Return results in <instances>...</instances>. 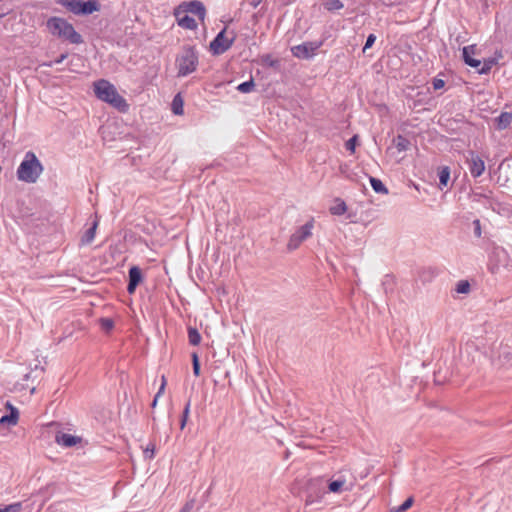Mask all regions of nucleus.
Instances as JSON below:
<instances>
[{
	"mask_svg": "<svg viewBox=\"0 0 512 512\" xmlns=\"http://www.w3.org/2000/svg\"><path fill=\"white\" fill-rule=\"evenodd\" d=\"M94 93L96 97L119 111H126L128 104L126 100L118 93L117 89L108 80L100 79L93 83Z\"/></svg>",
	"mask_w": 512,
	"mask_h": 512,
	"instance_id": "1",
	"label": "nucleus"
},
{
	"mask_svg": "<svg viewBox=\"0 0 512 512\" xmlns=\"http://www.w3.org/2000/svg\"><path fill=\"white\" fill-rule=\"evenodd\" d=\"M43 172V165L34 152L28 151L17 168L18 180L25 183H35Z\"/></svg>",
	"mask_w": 512,
	"mask_h": 512,
	"instance_id": "2",
	"label": "nucleus"
},
{
	"mask_svg": "<svg viewBox=\"0 0 512 512\" xmlns=\"http://www.w3.org/2000/svg\"><path fill=\"white\" fill-rule=\"evenodd\" d=\"M198 54L191 46L183 47L182 51L178 54L175 60L177 67V76L186 77L196 71L198 67Z\"/></svg>",
	"mask_w": 512,
	"mask_h": 512,
	"instance_id": "3",
	"label": "nucleus"
},
{
	"mask_svg": "<svg viewBox=\"0 0 512 512\" xmlns=\"http://www.w3.org/2000/svg\"><path fill=\"white\" fill-rule=\"evenodd\" d=\"M41 437L48 444L56 443L64 447V428L59 422H50L46 424L41 431Z\"/></svg>",
	"mask_w": 512,
	"mask_h": 512,
	"instance_id": "4",
	"label": "nucleus"
},
{
	"mask_svg": "<svg viewBox=\"0 0 512 512\" xmlns=\"http://www.w3.org/2000/svg\"><path fill=\"white\" fill-rule=\"evenodd\" d=\"M314 219L311 218L304 225L299 227L289 238L287 248L290 251L296 250L305 240L312 236Z\"/></svg>",
	"mask_w": 512,
	"mask_h": 512,
	"instance_id": "5",
	"label": "nucleus"
},
{
	"mask_svg": "<svg viewBox=\"0 0 512 512\" xmlns=\"http://www.w3.org/2000/svg\"><path fill=\"white\" fill-rule=\"evenodd\" d=\"M66 8L76 15H88L99 11L100 5L96 0H66Z\"/></svg>",
	"mask_w": 512,
	"mask_h": 512,
	"instance_id": "6",
	"label": "nucleus"
},
{
	"mask_svg": "<svg viewBox=\"0 0 512 512\" xmlns=\"http://www.w3.org/2000/svg\"><path fill=\"white\" fill-rule=\"evenodd\" d=\"M180 13H192L198 16L201 21H204L206 15L205 6L201 1L193 0L190 2H183L174 10V15Z\"/></svg>",
	"mask_w": 512,
	"mask_h": 512,
	"instance_id": "7",
	"label": "nucleus"
},
{
	"mask_svg": "<svg viewBox=\"0 0 512 512\" xmlns=\"http://www.w3.org/2000/svg\"><path fill=\"white\" fill-rule=\"evenodd\" d=\"M225 32V29L220 31L210 43V50L215 55L223 54L230 49L233 44L234 38H227Z\"/></svg>",
	"mask_w": 512,
	"mask_h": 512,
	"instance_id": "8",
	"label": "nucleus"
},
{
	"mask_svg": "<svg viewBox=\"0 0 512 512\" xmlns=\"http://www.w3.org/2000/svg\"><path fill=\"white\" fill-rule=\"evenodd\" d=\"M321 43L304 42L302 44L293 46L291 52L294 57L300 59H309L315 55V52L320 48Z\"/></svg>",
	"mask_w": 512,
	"mask_h": 512,
	"instance_id": "9",
	"label": "nucleus"
},
{
	"mask_svg": "<svg viewBox=\"0 0 512 512\" xmlns=\"http://www.w3.org/2000/svg\"><path fill=\"white\" fill-rule=\"evenodd\" d=\"M468 164V168L470 174L473 178L480 177L485 171V162L484 160L476 154L474 151L468 152V157L466 159Z\"/></svg>",
	"mask_w": 512,
	"mask_h": 512,
	"instance_id": "10",
	"label": "nucleus"
},
{
	"mask_svg": "<svg viewBox=\"0 0 512 512\" xmlns=\"http://www.w3.org/2000/svg\"><path fill=\"white\" fill-rule=\"evenodd\" d=\"M99 221L97 219V216H95V219L92 221L91 225L81 233L79 238V247H83L86 245H89L93 242L95 235H96V229L98 227Z\"/></svg>",
	"mask_w": 512,
	"mask_h": 512,
	"instance_id": "11",
	"label": "nucleus"
},
{
	"mask_svg": "<svg viewBox=\"0 0 512 512\" xmlns=\"http://www.w3.org/2000/svg\"><path fill=\"white\" fill-rule=\"evenodd\" d=\"M49 33L54 36H62L64 34V20L60 17H52L46 23Z\"/></svg>",
	"mask_w": 512,
	"mask_h": 512,
	"instance_id": "12",
	"label": "nucleus"
},
{
	"mask_svg": "<svg viewBox=\"0 0 512 512\" xmlns=\"http://www.w3.org/2000/svg\"><path fill=\"white\" fill-rule=\"evenodd\" d=\"M88 444V440L83 437L66 433V448L74 447L77 450H84Z\"/></svg>",
	"mask_w": 512,
	"mask_h": 512,
	"instance_id": "13",
	"label": "nucleus"
},
{
	"mask_svg": "<svg viewBox=\"0 0 512 512\" xmlns=\"http://www.w3.org/2000/svg\"><path fill=\"white\" fill-rule=\"evenodd\" d=\"M174 16L176 17L177 23L180 27L189 30H195L197 28L195 19L188 16L187 13H180Z\"/></svg>",
	"mask_w": 512,
	"mask_h": 512,
	"instance_id": "14",
	"label": "nucleus"
},
{
	"mask_svg": "<svg viewBox=\"0 0 512 512\" xmlns=\"http://www.w3.org/2000/svg\"><path fill=\"white\" fill-rule=\"evenodd\" d=\"M6 406L11 411H10V414L3 415L0 418V424H2V425L8 424V425H12V426L16 425L17 421H18V416H19L18 410L16 408H14L9 402L6 404Z\"/></svg>",
	"mask_w": 512,
	"mask_h": 512,
	"instance_id": "15",
	"label": "nucleus"
},
{
	"mask_svg": "<svg viewBox=\"0 0 512 512\" xmlns=\"http://www.w3.org/2000/svg\"><path fill=\"white\" fill-rule=\"evenodd\" d=\"M464 62L474 68H478L481 65L480 60H476L471 57L470 53H474V46H465L462 50Z\"/></svg>",
	"mask_w": 512,
	"mask_h": 512,
	"instance_id": "16",
	"label": "nucleus"
},
{
	"mask_svg": "<svg viewBox=\"0 0 512 512\" xmlns=\"http://www.w3.org/2000/svg\"><path fill=\"white\" fill-rule=\"evenodd\" d=\"M66 40L72 44H80L83 42L82 36L75 31L71 24L66 23Z\"/></svg>",
	"mask_w": 512,
	"mask_h": 512,
	"instance_id": "17",
	"label": "nucleus"
},
{
	"mask_svg": "<svg viewBox=\"0 0 512 512\" xmlns=\"http://www.w3.org/2000/svg\"><path fill=\"white\" fill-rule=\"evenodd\" d=\"M329 211L332 215L340 216L347 211V205L342 199L336 198Z\"/></svg>",
	"mask_w": 512,
	"mask_h": 512,
	"instance_id": "18",
	"label": "nucleus"
},
{
	"mask_svg": "<svg viewBox=\"0 0 512 512\" xmlns=\"http://www.w3.org/2000/svg\"><path fill=\"white\" fill-rule=\"evenodd\" d=\"M498 128L499 129H505L508 127L512 122V114L508 112H502L497 118H496Z\"/></svg>",
	"mask_w": 512,
	"mask_h": 512,
	"instance_id": "19",
	"label": "nucleus"
},
{
	"mask_svg": "<svg viewBox=\"0 0 512 512\" xmlns=\"http://www.w3.org/2000/svg\"><path fill=\"white\" fill-rule=\"evenodd\" d=\"M394 144L399 152H403V151L408 150V148L410 146V141L406 137H404L402 135H398L394 139Z\"/></svg>",
	"mask_w": 512,
	"mask_h": 512,
	"instance_id": "20",
	"label": "nucleus"
},
{
	"mask_svg": "<svg viewBox=\"0 0 512 512\" xmlns=\"http://www.w3.org/2000/svg\"><path fill=\"white\" fill-rule=\"evenodd\" d=\"M370 184L376 193H380V194L388 193V189L386 188V186L383 184V182L380 179L370 177Z\"/></svg>",
	"mask_w": 512,
	"mask_h": 512,
	"instance_id": "21",
	"label": "nucleus"
},
{
	"mask_svg": "<svg viewBox=\"0 0 512 512\" xmlns=\"http://www.w3.org/2000/svg\"><path fill=\"white\" fill-rule=\"evenodd\" d=\"M142 280V273L140 268L133 266L129 269V282L138 285Z\"/></svg>",
	"mask_w": 512,
	"mask_h": 512,
	"instance_id": "22",
	"label": "nucleus"
},
{
	"mask_svg": "<svg viewBox=\"0 0 512 512\" xmlns=\"http://www.w3.org/2000/svg\"><path fill=\"white\" fill-rule=\"evenodd\" d=\"M188 340L189 343L193 346H197L201 342V335L196 328L189 327L188 328Z\"/></svg>",
	"mask_w": 512,
	"mask_h": 512,
	"instance_id": "23",
	"label": "nucleus"
},
{
	"mask_svg": "<svg viewBox=\"0 0 512 512\" xmlns=\"http://www.w3.org/2000/svg\"><path fill=\"white\" fill-rule=\"evenodd\" d=\"M172 110L176 115L183 114V101L179 94L176 95L172 101Z\"/></svg>",
	"mask_w": 512,
	"mask_h": 512,
	"instance_id": "24",
	"label": "nucleus"
},
{
	"mask_svg": "<svg viewBox=\"0 0 512 512\" xmlns=\"http://www.w3.org/2000/svg\"><path fill=\"white\" fill-rule=\"evenodd\" d=\"M439 183L440 186L445 187L448 184L449 178H450V169L448 167H443L439 173Z\"/></svg>",
	"mask_w": 512,
	"mask_h": 512,
	"instance_id": "25",
	"label": "nucleus"
},
{
	"mask_svg": "<svg viewBox=\"0 0 512 512\" xmlns=\"http://www.w3.org/2000/svg\"><path fill=\"white\" fill-rule=\"evenodd\" d=\"M255 83L253 79H250L249 81H245L237 86V90L241 93H250L254 90Z\"/></svg>",
	"mask_w": 512,
	"mask_h": 512,
	"instance_id": "26",
	"label": "nucleus"
},
{
	"mask_svg": "<svg viewBox=\"0 0 512 512\" xmlns=\"http://www.w3.org/2000/svg\"><path fill=\"white\" fill-rule=\"evenodd\" d=\"M324 7L328 11H336L343 8V3L340 0H327Z\"/></svg>",
	"mask_w": 512,
	"mask_h": 512,
	"instance_id": "27",
	"label": "nucleus"
},
{
	"mask_svg": "<svg viewBox=\"0 0 512 512\" xmlns=\"http://www.w3.org/2000/svg\"><path fill=\"white\" fill-rule=\"evenodd\" d=\"M495 64L496 60L494 58H489L483 62V65L478 69V72L480 74H487Z\"/></svg>",
	"mask_w": 512,
	"mask_h": 512,
	"instance_id": "28",
	"label": "nucleus"
},
{
	"mask_svg": "<svg viewBox=\"0 0 512 512\" xmlns=\"http://www.w3.org/2000/svg\"><path fill=\"white\" fill-rule=\"evenodd\" d=\"M455 290L457 293L466 294L470 291V284L468 281L461 280L456 284Z\"/></svg>",
	"mask_w": 512,
	"mask_h": 512,
	"instance_id": "29",
	"label": "nucleus"
},
{
	"mask_svg": "<svg viewBox=\"0 0 512 512\" xmlns=\"http://www.w3.org/2000/svg\"><path fill=\"white\" fill-rule=\"evenodd\" d=\"M344 484H345V480L338 479V480L331 481L329 484V490L333 493H338L341 491Z\"/></svg>",
	"mask_w": 512,
	"mask_h": 512,
	"instance_id": "30",
	"label": "nucleus"
},
{
	"mask_svg": "<svg viewBox=\"0 0 512 512\" xmlns=\"http://www.w3.org/2000/svg\"><path fill=\"white\" fill-rule=\"evenodd\" d=\"M190 405H191V402L189 400L186 403V405L184 407V410H183V414H182V418H181V423H180V428L181 429H184V427L186 426V423H187V420H188V416H189V412H190Z\"/></svg>",
	"mask_w": 512,
	"mask_h": 512,
	"instance_id": "31",
	"label": "nucleus"
},
{
	"mask_svg": "<svg viewBox=\"0 0 512 512\" xmlns=\"http://www.w3.org/2000/svg\"><path fill=\"white\" fill-rule=\"evenodd\" d=\"M262 62L263 64L270 66V67H276L279 64V61L274 59L271 55L266 54L262 56Z\"/></svg>",
	"mask_w": 512,
	"mask_h": 512,
	"instance_id": "32",
	"label": "nucleus"
},
{
	"mask_svg": "<svg viewBox=\"0 0 512 512\" xmlns=\"http://www.w3.org/2000/svg\"><path fill=\"white\" fill-rule=\"evenodd\" d=\"M192 365H193V374L198 377L200 375V363L199 358L196 353L192 354Z\"/></svg>",
	"mask_w": 512,
	"mask_h": 512,
	"instance_id": "33",
	"label": "nucleus"
},
{
	"mask_svg": "<svg viewBox=\"0 0 512 512\" xmlns=\"http://www.w3.org/2000/svg\"><path fill=\"white\" fill-rule=\"evenodd\" d=\"M21 510V503H13L3 508L0 507V512H19Z\"/></svg>",
	"mask_w": 512,
	"mask_h": 512,
	"instance_id": "34",
	"label": "nucleus"
},
{
	"mask_svg": "<svg viewBox=\"0 0 512 512\" xmlns=\"http://www.w3.org/2000/svg\"><path fill=\"white\" fill-rule=\"evenodd\" d=\"M357 139H358V136L357 135H354L353 137H351L345 144L346 146V149L348 151H350L351 153H354L355 152V147H356V143H357Z\"/></svg>",
	"mask_w": 512,
	"mask_h": 512,
	"instance_id": "35",
	"label": "nucleus"
},
{
	"mask_svg": "<svg viewBox=\"0 0 512 512\" xmlns=\"http://www.w3.org/2000/svg\"><path fill=\"white\" fill-rule=\"evenodd\" d=\"M413 504V499L410 497L406 499L397 509L396 512H405L408 510Z\"/></svg>",
	"mask_w": 512,
	"mask_h": 512,
	"instance_id": "36",
	"label": "nucleus"
},
{
	"mask_svg": "<svg viewBox=\"0 0 512 512\" xmlns=\"http://www.w3.org/2000/svg\"><path fill=\"white\" fill-rule=\"evenodd\" d=\"M100 323H101V327L106 331L111 330L114 325L113 321L109 318H102L100 320Z\"/></svg>",
	"mask_w": 512,
	"mask_h": 512,
	"instance_id": "37",
	"label": "nucleus"
},
{
	"mask_svg": "<svg viewBox=\"0 0 512 512\" xmlns=\"http://www.w3.org/2000/svg\"><path fill=\"white\" fill-rule=\"evenodd\" d=\"M154 453H155V445L152 443L148 444L144 450L145 457L152 459L154 457Z\"/></svg>",
	"mask_w": 512,
	"mask_h": 512,
	"instance_id": "38",
	"label": "nucleus"
},
{
	"mask_svg": "<svg viewBox=\"0 0 512 512\" xmlns=\"http://www.w3.org/2000/svg\"><path fill=\"white\" fill-rule=\"evenodd\" d=\"M375 40H376V36L374 34H369L366 39V43L363 47V52H365L367 49H369L374 44Z\"/></svg>",
	"mask_w": 512,
	"mask_h": 512,
	"instance_id": "39",
	"label": "nucleus"
},
{
	"mask_svg": "<svg viewBox=\"0 0 512 512\" xmlns=\"http://www.w3.org/2000/svg\"><path fill=\"white\" fill-rule=\"evenodd\" d=\"M432 85L435 90H439L444 87L445 82L442 79L434 78L432 81Z\"/></svg>",
	"mask_w": 512,
	"mask_h": 512,
	"instance_id": "40",
	"label": "nucleus"
},
{
	"mask_svg": "<svg viewBox=\"0 0 512 512\" xmlns=\"http://www.w3.org/2000/svg\"><path fill=\"white\" fill-rule=\"evenodd\" d=\"M137 286H138V285H136V284H134V283L129 282V283H128V286H127V292H128L129 294H133V293L135 292V290H136V287H137Z\"/></svg>",
	"mask_w": 512,
	"mask_h": 512,
	"instance_id": "41",
	"label": "nucleus"
},
{
	"mask_svg": "<svg viewBox=\"0 0 512 512\" xmlns=\"http://www.w3.org/2000/svg\"><path fill=\"white\" fill-rule=\"evenodd\" d=\"M193 507V503L192 502H188L185 504V506L179 511V512H189Z\"/></svg>",
	"mask_w": 512,
	"mask_h": 512,
	"instance_id": "42",
	"label": "nucleus"
},
{
	"mask_svg": "<svg viewBox=\"0 0 512 512\" xmlns=\"http://www.w3.org/2000/svg\"><path fill=\"white\" fill-rule=\"evenodd\" d=\"M474 224H475V226H476V228H475V233H476V235H477V236H480V234H481V229H480V222H479V220H475V221H474Z\"/></svg>",
	"mask_w": 512,
	"mask_h": 512,
	"instance_id": "43",
	"label": "nucleus"
},
{
	"mask_svg": "<svg viewBox=\"0 0 512 512\" xmlns=\"http://www.w3.org/2000/svg\"><path fill=\"white\" fill-rule=\"evenodd\" d=\"M165 391V386L164 385H160V388L158 390V392L156 393V398H159Z\"/></svg>",
	"mask_w": 512,
	"mask_h": 512,
	"instance_id": "44",
	"label": "nucleus"
},
{
	"mask_svg": "<svg viewBox=\"0 0 512 512\" xmlns=\"http://www.w3.org/2000/svg\"><path fill=\"white\" fill-rule=\"evenodd\" d=\"M64 60V53L60 54L59 57L56 59V63H61Z\"/></svg>",
	"mask_w": 512,
	"mask_h": 512,
	"instance_id": "45",
	"label": "nucleus"
},
{
	"mask_svg": "<svg viewBox=\"0 0 512 512\" xmlns=\"http://www.w3.org/2000/svg\"><path fill=\"white\" fill-rule=\"evenodd\" d=\"M158 399H159V398H156V396L154 397V400H153V402H152V407H153V408H154V407H156Z\"/></svg>",
	"mask_w": 512,
	"mask_h": 512,
	"instance_id": "46",
	"label": "nucleus"
},
{
	"mask_svg": "<svg viewBox=\"0 0 512 512\" xmlns=\"http://www.w3.org/2000/svg\"><path fill=\"white\" fill-rule=\"evenodd\" d=\"M161 385H164L166 387V378H165V376H162Z\"/></svg>",
	"mask_w": 512,
	"mask_h": 512,
	"instance_id": "47",
	"label": "nucleus"
},
{
	"mask_svg": "<svg viewBox=\"0 0 512 512\" xmlns=\"http://www.w3.org/2000/svg\"><path fill=\"white\" fill-rule=\"evenodd\" d=\"M57 3L64 5V0H57Z\"/></svg>",
	"mask_w": 512,
	"mask_h": 512,
	"instance_id": "48",
	"label": "nucleus"
}]
</instances>
